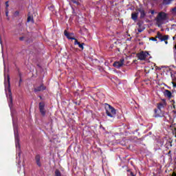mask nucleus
Returning a JSON list of instances; mask_svg holds the SVG:
<instances>
[{
    "instance_id": "obj_1",
    "label": "nucleus",
    "mask_w": 176,
    "mask_h": 176,
    "mask_svg": "<svg viewBox=\"0 0 176 176\" xmlns=\"http://www.w3.org/2000/svg\"><path fill=\"white\" fill-rule=\"evenodd\" d=\"M4 85L6 96H8V91L9 107H12L13 104V96H12V89H10V76L9 74H7V78L5 77Z\"/></svg>"
},
{
    "instance_id": "obj_2",
    "label": "nucleus",
    "mask_w": 176,
    "mask_h": 176,
    "mask_svg": "<svg viewBox=\"0 0 176 176\" xmlns=\"http://www.w3.org/2000/svg\"><path fill=\"white\" fill-rule=\"evenodd\" d=\"M165 20H167V14L163 12H159L156 18V22L157 24H158V27H160V25L164 24Z\"/></svg>"
},
{
    "instance_id": "obj_3",
    "label": "nucleus",
    "mask_w": 176,
    "mask_h": 176,
    "mask_svg": "<svg viewBox=\"0 0 176 176\" xmlns=\"http://www.w3.org/2000/svg\"><path fill=\"white\" fill-rule=\"evenodd\" d=\"M105 110L106 114L107 116H109V118H113V116L116 115V109L108 103H105Z\"/></svg>"
},
{
    "instance_id": "obj_4",
    "label": "nucleus",
    "mask_w": 176,
    "mask_h": 176,
    "mask_svg": "<svg viewBox=\"0 0 176 176\" xmlns=\"http://www.w3.org/2000/svg\"><path fill=\"white\" fill-rule=\"evenodd\" d=\"M157 38H158L159 40H160V42H165V45H168V38H170V36L168 35H162L160 34V32H157Z\"/></svg>"
},
{
    "instance_id": "obj_5",
    "label": "nucleus",
    "mask_w": 176,
    "mask_h": 176,
    "mask_svg": "<svg viewBox=\"0 0 176 176\" xmlns=\"http://www.w3.org/2000/svg\"><path fill=\"white\" fill-rule=\"evenodd\" d=\"M136 11L140 13V19L141 20L146 17V12H145V8L144 7H140L136 9Z\"/></svg>"
},
{
    "instance_id": "obj_6",
    "label": "nucleus",
    "mask_w": 176,
    "mask_h": 176,
    "mask_svg": "<svg viewBox=\"0 0 176 176\" xmlns=\"http://www.w3.org/2000/svg\"><path fill=\"white\" fill-rule=\"evenodd\" d=\"M148 55H149V53H148V52L142 51L140 53H138L137 54V57L138 58H139V60L142 61L144 60H146V57H148Z\"/></svg>"
},
{
    "instance_id": "obj_7",
    "label": "nucleus",
    "mask_w": 176,
    "mask_h": 176,
    "mask_svg": "<svg viewBox=\"0 0 176 176\" xmlns=\"http://www.w3.org/2000/svg\"><path fill=\"white\" fill-rule=\"evenodd\" d=\"M38 109L41 114L43 116H45L46 115V109H45V102H41L38 104Z\"/></svg>"
},
{
    "instance_id": "obj_8",
    "label": "nucleus",
    "mask_w": 176,
    "mask_h": 176,
    "mask_svg": "<svg viewBox=\"0 0 176 176\" xmlns=\"http://www.w3.org/2000/svg\"><path fill=\"white\" fill-rule=\"evenodd\" d=\"M124 65V58H121L119 61H116L113 63V65L115 68H121Z\"/></svg>"
},
{
    "instance_id": "obj_9",
    "label": "nucleus",
    "mask_w": 176,
    "mask_h": 176,
    "mask_svg": "<svg viewBox=\"0 0 176 176\" xmlns=\"http://www.w3.org/2000/svg\"><path fill=\"white\" fill-rule=\"evenodd\" d=\"M43 90H46V87L43 84H41L40 86L34 88V93H38V91H43Z\"/></svg>"
},
{
    "instance_id": "obj_10",
    "label": "nucleus",
    "mask_w": 176,
    "mask_h": 176,
    "mask_svg": "<svg viewBox=\"0 0 176 176\" xmlns=\"http://www.w3.org/2000/svg\"><path fill=\"white\" fill-rule=\"evenodd\" d=\"M35 161H36V164H37L38 166L42 167V163H41V155H36L35 156Z\"/></svg>"
},
{
    "instance_id": "obj_11",
    "label": "nucleus",
    "mask_w": 176,
    "mask_h": 176,
    "mask_svg": "<svg viewBox=\"0 0 176 176\" xmlns=\"http://www.w3.org/2000/svg\"><path fill=\"white\" fill-rule=\"evenodd\" d=\"M74 45H78V47H80V49H81V50H83V49H85V43H80V42H78V39H75V41H74Z\"/></svg>"
},
{
    "instance_id": "obj_12",
    "label": "nucleus",
    "mask_w": 176,
    "mask_h": 176,
    "mask_svg": "<svg viewBox=\"0 0 176 176\" xmlns=\"http://www.w3.org/2000/svg\"><path fill=\"white\" fill-rule=\"evenodd\" d=\"M131 19L133 20V21H137V20H138V12H132Z\"/></svg>"
},
{
    "instance_id": "obj_13",
    "label": "nucleus",
    "mask_w": 176,
    "mask_h": 176,
    "mask_svg": "<svg viewBox=\"0 0 176 176\" xmlns=\"http://www.w3.org/2000/svg\"><path fill=\"white\" fill-rule=\"evenodd\" d=\"M64 34L67 36V39H71L72 41H75V39H76L74 37H72L71 34H69V33H68V32H67V30H65Z\"/></svg>"
},
{
    "instance_id": "obj_14",
    "label": "nucleus",
    "mask_w": 176,
    "mask_h": 176,
    "mask_svg": "<svg viewBox=\"0 0 176 176\" xmlns=\"http://www.w3.org/2000/svg\"><path fill=\"white\" fill-rule=\"evenodd\" d=\"M165 96L168 97V98H171V97H173V94H171V91H168V89H166Z\"/></svg>"
},
{
    "instance_id": "obj_15",
    "label": "nucleus",
    "mask_w": 176,
    "mask_h": 176,
    "mask_svg": "<svg viewBox=\"0 0 176 176\" xmlns=\"http://www.w3.org/2000/svg\"><path fill=\"white\" fill-rule=\"evenodd\" d=\"M174 0H163L162 3L163 5H170L171 2H173Z\"/></svg>"
},
{
    "instance_id": "obj_16",
    "label": "nucleus",
    "mask_w": 176,
    "mask_h": 176,
    "mask_svg": "<svg viewBox=\"0 0 176 176\" xmlns=\"http://www.w3.org/2000/svg\"><path fill=\"white\" fill-rule=\"evenodd\" d=\"M157 39H159V37H157V35L155 37H151L149 38L150 41H153V42H157Z\"/></svg>"
},
{
    "instance_id": "obj_17",
    "label": "nucleus",
    "mask_w": 176,
    "mask_h": 176,
    "mask_svg": "<svg viewBox=\"0 0 176 176\" xmlns=\"http://www.w3.org/2000/svg\"><path fill=\"white\" fill-rule=\"evenodd\" d=\"M55 176H61V172H60V170L56 169V170H55Z\"/></svg>"
},
{
    "instance_id": "obj_18",
    "label": "nucleus",
    "mask_w": 176,
    "mask_h": 176,
    "mask_svg": "<svg viewBox=\"0 0 176 176\" xmlns=\"http://www.w3.org/2000/svg\"><path fill=\"white\" fill-rule=\"evenodd\" d=\"M15 142H16V148H20V143H19V138L15 139Z\"/></svg>"
},
{
    "instance_id": "obj_19",
    "label": "nucleus",
    "mask_w": 176,
    "mask_h": 176,
    "mask_svg": "<svg viewBox=\"0 0 176 176\" xmlns=\"http://www.w3.org/2000/svg\"><path fill=\"white\" fill-rule=\"evenodd\" d=\"M25 39L27 40V39H28V38L26 36H23L19 37V41H25Z\"/></svg>"
},
{
    "instance_id": "obj_20",
    "label": "nucleus",
    "mask_w": 176,
    "mask_h": 176,
    "mask_svg": "<svg viewBox=\"0 0 176 176\" xmlns=\"http://www.w3.org/2000/svg\"><path fill=\"white\" fill-rule=\"evenodd\" d=\"M30 21H32V23H34V19L31 17V16H28V23H30Z\"/></svg>"
},
{
    "instance_id": "obj_21",
    "label": "nucleus",
    "mask_w": 176,
    "mask_h": 176,
    "mask_svg": "<svg viewBox=\"0 0 176 176\" xmlns=\"http://www.w3.org/2000/svg\"><path fill=\"white\" fill-rule=\"evenodd\" d=\"M72 1L73 2V3H75L77 6L80 5L79 1H78V0H72Z\"/></svg>"
},
{
    "instance_id": "obj_22",
    "label": "nucleus",
    "mask_w": 176,
    "mask_h": 176,
    "mask_svg": "<svg viewBox=\"0 0 176 176\" xmlns=\"http://www.w3.org/2000/svg\"><path fill=\"white\" fill-rule=\"evenodd\" d=\"M173 141H168L167 143H166V145H168V146H173Z\"/></svg>"
},
{
    "instance_id": "obj_23",
    "label": "nucleus",
    "mask_w": 176,
    "mask_h": 176,
    "mask_svg": "<svg viewBox=\"0 0 176 176\" xmlns=\"http://www.w3.org/2000/svg\"><path fill=\"white\" fill-rule=\"evenodd\" d=\"M19 86L21 87V82H23V79L21 78V75L19 76Z\"/></svg>"
},
{
    "instance_id": "obj_24",
    "label": "nucleus",
    "mask_w": 176,
    "mask_h": 176,
    "mask_svg": "<svg viewBox=\"0 0 176 176\" xmlns=\"http://www.w3.org/2000/svg\"><path fill=\"white\" fill-rule=\"evenodd\" d=\"M157 108L158 109H162V108H163V104L162 103H160L158 105H157Z\"/></svg>"
},
{
    "instance_id": "obj_25",
    "label": "nucleus",
    "mask_w": 176,
    "mask_h": 176,
    "mask_svg": "<svg viewBox=\"0 0 176 176\" xmlns=\"http://www.w3.org/2000/svg\"><path fill=\"white\" fill-rule=\"evenodd\" d=\"M8 8H9V1L6 2V10H8Z\"/></svg>"
},
{
    "instance_id": "obj_26",
    "label": "nucleus",
    "mask_w": 176,
    "mask_h": 176,
    "mask_svg": "<svg viewBox=\"0 0 176 176\" xmlns=\"http://www.w3.org/2000/svg\"><path fill=\"white\" fill-rule=\"evenodd\" d=\"M6 17H8L9 16V10H6Z\"/></svg>"
},
{
    "instance_id": "obj_27",
    "label": "nucleus",
    "mask_w": 176,
    "mask_h": 176,
    "mask_svg": "<svg viewBox=\"0 0 176 176\" xmlns=\"http://www.w3.org/2000/svg\"><path fill=\"white\" fill-rule=\"evenodd\" d=\"M172 12H173V13H176V6L172 9Z\"/></svg>"
},
{
    "instance_id": "obj_28",
    "label": "nucleus",
    "mask_w": 176,
    "mask_h": 176,
    "mask_svg": "<svg viewBox=\"0 0 176 176\" xmlns=\"http://www.w3.org/2000/svg\"><path fill=\"white\" fill-rule=\"evenodd\" d=\"M130 175L131 176H135V175H134V173L132 171H130Z\"/></svg>"
},
{
    "instance_id": "obj_29",
    "label": "nucleus",
    "mask_w": 176,
    "mask_h": 176,
    "mask_svg": "<svg viewBox=\"0 0 176 176\" xmlns=\"http://www.w3.org/2000/svg\"><path fill=\"white\" fill-rule=\"evenodd\" d=\"M138 32H142L144 31V30L142 29H138Z\"/></svg>"
},
{
    "instance_id": "obj_30",
    "label": "nucleus",
    "mask_w": 176,
    "mask_h": 176,
    "mask_svg": "<svg viewBox=\"0 0 176 176\" xmlns=\"http://www.w3.org/2000/svg\"><path fill=\"white\" fill-rule=\"evenodd\" d=\"M172 84L173 85V87H176V82H172Z\"/></svg>"
},
{
    "instance_id": "obj_31",
    "label": "nucleus",
    "mask_w": 176,
    "mask_h": 176,
    "mask_svg": "<svg viewBox=\"0 0 176 176\" xmlns=\"http://www.w3.org/2000/svg\"><path fill=\"white\" fill-rule=\"evenodd\" d=\"M151 14H155V10H151Z\"/></svg>"
},
{
    "instance_id": "obj_32",
    "label": "nucleus",
    "mask_w": 176,
    "mask_h": 176,
    "mask_svg": "<svg viewBox=\"0 0 176 176\" xmlns=\"http://www.w3.org/2000/svg\"><path fill=\"white\" fill-rule=\"evenodd\" d=\"M155 118H162V116H160V115H156V116H155Z\"/></svg>"
},
{
    "instance_id": "obj_33",
    "label": "nucleus",
    "mask_w": 176,
    "mask_h": 176,
    "mask_svg": "<svg viewBox=\"0 0 176 176\" xmlns=\"http://www.w3.org/2000/svg\"><path fill=\"white\" fill-rule=\"evenodd\" d=\"M176 36L173 37V41H175Z\"/></svg>"
},
{
    "instance_id": "obj_34",
    "label": "nucleus",
    "mask_w": 176,
    "mask_h": 176,
    "mask_svg": "<svg viewBox=\"0 0 176 176\" xmlns=\"http://www.w3.org/2000/svg\"><path fill=\"white\" fill-rule=\"evenodd\" d=\"M171 154V151H169L168 153V155H170Z\"/></svg>"
},
{
    "instance_id": "obj_35",
    "label": "nucleus",
    "mask_w": 176,
    "mask_h": 176,
    "mask_svg": "<svg viewBox=\"0 0 176 176\" xmlns=\"http://www.w3.org/2000/svg\"><path fill=\"white\" fill-rule=\"evenodd\" d=\"M39 98H41L42 100V96H39Z\"/></svg>"
},
{
    "instance_id": "obj_36",
    "label": "nucleus",
    "mask_w": 176,
    "mask_h": 176,
    "mask_svg": "<svg viewBox=\"0 0 176 176\" xmlns=\"http://www.w3.org/2000/svg\"><path fill=\"white\" fill-rule=\"evenodd\" d=\"M4 76H6V74H4Z\"/></svg>"
},
{
    "instance_id": "obj_37",
    "label": "nucleus",
    "mask_w": 176,
    "mask_h": 176,
    "mask_svg": "<svg viewBox=\"0 0 176 176\" xmlns=\"http://www.w3.org/2000/svg\"><path fill=\"white\" fill-rule=\"evenodd\" d=\"M17 14H19V12H16Z\"/></svg>"
},
{
    "instance_id": "obj_38",
    "label": "nucleus",
    "mask_w": 176,
    "mask_h": 176,
    "mask_svg": "<svg viewBox=\"0 0 176 176\" xmlns=\"http://www.w3.org/2000/svg\"><path fill=\"white\" fill-rule=\"evenodd\" d=\"M175 52V53H176V51H174Z\"/></svg>"
},
{
    "instance_id": "obj_39",
    "label": "nucleus",
    "mask_w": 176,
    "mask_h": 176,
    "mask_svg": "<svg viewBox=\"0 0 176 176\" xmlns=\"http://www.w3.org/2000/svg\"><path fill=\"white\" fill-rule=\"evenodd\" d=\"M175 25V26H176V25Z\"/></svg>"
}]
</instances>
